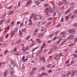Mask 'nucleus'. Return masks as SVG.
<instances>
[{
  "label": "nucleus",
  "mask_w": 77,
  "mask_h": 77,
  "mask_svg": "<svg viewBox=\"0 0 77 77\" xmlns=\"http://www.w3.org/2000/svg\"><path fill=\"white\" fill-rule=\"evenodd\" d=\"M69 60H68L67 61H66V63H69Z\"/></svg>",
  "instance_id": "63"
},
{
  "label": "nucleus",
  "mask_w": 77,
  "mask_h": 77,
  "mask_svg": "<svg viewBox=\"0 0 77 77\" xmlns=\"http://www.w3.org/2000/svg\"><path fill=\"white\" fill-rule=\"evenodd\" d=\"M19 34L20 36L21 37L23 36V33H22V32L20 30L19 31Z\"/></svg>",
  "instance_id": "15"
},
{
  "label": "nucleus",
  "mask_w": 77,
  "mask_h": 77,
  "mask_svg": "<svg viewBox=\"0 0 77 77\" xmlns=\"http://www.w3.org/2000/svg\"><path fill=\"white\" fill-rule=\"evenodd\" d=\"M30 75H33V70L31 71L30 73Z\"/></svg>",
  "instance_id": "39"
},
{
  "label": "nucleus",
  "mask_w": 77,
  "mask_h": 77,
  "mask_svg": "<svg viewBox=\"0 0 77 77\" xmlns=\"http://www.w3.org/2000/svg\"><path fill=\"white\" fill-rule=\"evenodd\" d=\"M53 52V51H52V50H51L49 51L48 52V54H51V53H52Z\"/></svg>",
  "instance_id": "33"
},
{
  "label": "nucleus",
  "mask_w": 77,
  "mask_h": 77,
  "mask_svg": "<svg viewBox=\"0 0 77 77\" xmlns=\"http://www.w3.org/2000/svg\"><path fill=\"white\" fill-rule=\"evenodd\" d=\"M34 54V53H32V56L31 57V58H33L34 56H33V55Z\"/></svg>",
  "instance_id": "50"
},
{
  "label": "nucleus",
  "mask_w": 77,
  "mask_h": 77,
  "mask_svg": "<svg viewBox=\"0 0 77 77\" xmlns=\"http://www.w3.org/2000/svg\"><path fill=\"white\" fill-rule=\"evenodd\" d=\"M32 16L33 18L34 17H36L37 16H38V15L36 14H32Z\"/></svg>",
  "instance_id": "18"
},
{
  "label": "nucleus",
  "mask_w": 77,
  "mask_h": 77,
  "mask_svg": "<svg viewBox=\"0 0 77 77\" xmlns=\"http://www.w3.org/2000/svg\"><path fill=\"white\" fill-rule=\"evenodd\" d=\"M38 29H36L34 31V32L35 33H36V32H38Z\"/></svg>",
  "instance_id": "64"
},
{
  "label": "nucleus",
  "mask_w": 77,
  "mask_h": 77,
  "mask_svg": "<svg viewBox=\"0 0 77 77\" xmlns=\"http://www.w3.org/2000/svg\"><path fill=\"white\" fill-rule=\"evenodd\" d=\"M21 42V40H19L18 41H17L16 43L15 44H17V43H20V44H21V43L20 42Z\"/></svg>",
  "instance_id": "27"
},
{
  "label": "nucleus",
  "mask_w": 77,
  "mask_h": 77,
  "mask_svg": "<svg viewBox=\"0 0 77 77\" xmlns=\"http://www.w3.org/2000/svg\"><path fill=\"white\" fill-rule=\"evenodd\" d=\"M75 18H76V15H73L71 16L70 18V19L71 20H74Z\"/></svg>",
  "instance_id": "11"
},
{
  "label": "nucleus",
  "mask_w": 77,
  "mask_h": 77,
  "mask_svg": "<svg viewBox=\"0 0 77 77\" xmlns=\"http://www.w3.org/2000/svg\"><path fill=\"white\" fill-rule=\"evenodd\" d=\"M64 41H63V42H62L61 43V44H65V42H66V41H67V40H66L65 39H64Z\"/></svg>",
  "instance_id": "16"
},
{
  "label": "nucleus",
  "mask_w": 77,
  "mask_h": 77,
  "mask_svg": "<svg viewBox=\"0 0 77 77\" xmlns=\"http://www.w3.org/2000/svg\"><path fill=\"white\" fill-rule=\"evenodd\" d=\"M75 45V44H71L69 45V47H71L72 46H74V45Z\"/></svg>",
  "instance_id": "28"
},
{
  "label": "nucleus",
  "mask_w": 77,
  "mask_h": 77,
  "mask_svg": "<svg viewBox=\"0 0 77 77\" xmlns=\"http://www.w3.org/2000/svg\"><path fill=\"white\" fill-rule=\"evenodd\" d=\"M68 50V48H66L65 49V51H67Z\"/></svg>",
  "instance_id": "62"
},
{
  "label": "nucleus",
  "mask_w": 77,
  "mask_h": 77,
  "mask_svg": "<svg viewBox=\"0 0 77 77\" xmlns=\"http://www.w3.org/2000/svg\"><path fill=\"white\" fill-rule=\"evenodd\" d=\"M52 72V70H49L48 71V73H50Z\"/></svg>",
  "instance_id": "56"
},
{
  "label": "nucleus",
  "mask_w": 77,
  "mask_h": 77,
  "mask_svg": "<svg viewBox=\"0 0 77 77\" xmlns=\"http://www.w3.org/2000/svg\"><path fill=\"white\" fill-rule=\"evenodd\" d=\"M28 59L27 58L26 59L24 60V62H26L27 60H28Z\"/></svg>",
  "instance_id": "60"
},
{
  "label": "nucleus",
  "mask_w": 77,
  "mask_h": 77,
  "mask_svg": "<svg viewBox=\"0 0 77 77\" xmlns=\"http://www.w3.org/2000/svg\"><path fill=\"white\" fill-rule=\"evenodd\" d=\"M71 72H69L67 73L66 74L67 75V76L71 74Z\"/></svg>",
  "instance_id": "45"
},
{
  "label": "nucleus",
  "mask_w": 77,
  "mask_h": 77,
  "mask_svg": "<svg viewBox=\"0 0 77 77\" xmlns=\"http://www.w3.org/2000/svg\"><path fill=\"white\" fill-rule=\"evenodd\" d=\"M12 69L11 70V74H13L14 73H15V71H14V68L11 69Z\"/></svg>",
  "instance_id": "19"
},
{
  "label": "nucleus",
  "mask_w": 77,
  "mask_h": 77,
  "mask_svg": "<svg viewBox=\"0 0 77 77\" xmlns=\"http://www.w3.org/2000/svg\"><path fill=\"white\" fill-rule=\"evenodd\" d=\"M58 47L57 46H54L53 47V49H57V48Z\"/></svg>",
  "instance_id": "38"
},
{
  "label": "nucleus",
  "mask_w": 77,
  "mask_h": 77,
  "mask_svg": "<svg viewBox=\"0 0 77 77\" xmlns=\"http://www.w3.org/2000/svg\"><path fill=\"white\" fill-rule=\"evenodd\" d=\"M8 36H9V34L6 35V36H5V38L6 39H7V38H8Z\"/></svg>",
  "instance_id": "59"
},
{
  "label": "nucleus",
  "mask_w": 77,
  "mask_h": 77,
  "mask_svg": "<svg viewBox=\"0 0 77 77\" xmlns=\"http://www.w3.org/2000/svg\"><path fill=\"white\" fill-rule=\"evenodd\" d=\"M32 25V22H30L29 24H28V26H31V25Z\"/></svg>",
  "instance_id": "47"
},
{
  "label": "nucleus",
  "mask_w": 77,
  "mask_h": 77,
  "mask_svg": "<svg viewBox=\"0 0 77 77\" xmlns=\"http://www.w3.org/2000/svg\"><path fill=\"white\" fill-rule=\"evenodd\" d=\"M58 14H61L62 13V11H61V10H59L58 11Z\"/></svg>",
  "instance_id": "26"
},
{
  "label": "nucleus",
  "mask_w": 77,
  "mask_h": 77,
  "mask_svg": "<svg viewBox=\"0 0 77 77\" xmlns=\"http://www.w3.org/2000/svg\"><path fill=\"white\" fill-rule=\"evenodd\" d=\"M30 35H29L28 36V37L26 38V40H28L29 39H30Z\"/></svg>",
  "instance_id": "31"
},
{
  "label": "nucleus",
  "mask_w": 77,
  "mask_h": 77,
  "mask_svg": "<svg viewBox=\"0 0 77 77\" xmlns=\"http://www.w3.org/2000/svg\"><path fill=\"white\" fill-rule=\"evenodd\" d=\"M70 5L71 6H73L75 5V3L73 2H72L70 3Z\"/></svg>",
  "instance_id": "14"
},
{
  "label": "nucleus",
  "mask_w": 77,
  "mask_h": 77,
  "mask_svg": "<svg viewBox=\"0 0 77 77\" xmlns=\"http://www.w3.org/2000/svg\"><path fill=\"white\" fill-rule=\"evenodd\" d=\"M39 48V46H38V47H36V48H35L34 49H33L32 50V52H33V51H34V50H36V49H37V48Z\"/></svg>",
  "instance_id": "37"
},
{
  "label": "nucleus",
  "mask_w": 77,
  "mask_h": 77,
  "mask_svg": "<svg viewBox=\"0 0 77 77\" xmlns=\"http://www.w3.org/2000/svg\"><path fill=\"white\" fill-rule=\"evenodd\" d=\"M45 58L44 57H43L40 60V61L42 60V62L43 63H45Z\"/></svg>",
  "instance_id": "4"
},
{
  "label": "nucleus",
  "mask_w": 77,
  "mask_h": 77,
  "mask_svg": "<svg viewBox=\"0 0 77 77\" xmlns=\"http://www.w3.org/2000/svg\"><path fill=\"white\" fill-rule=\"evenodd\" d=\"M70 12V10H68L66 12V14H68L69 12Z\"/></svg>",
  "instance_id": "41"
},
{
  "label": "nucleus",
  "mask_w": 77,
  "mask_h": 77,
  "mask_svg": "<svg viewBox=\"0 0 77 77\" xmlns=\"http://www.w3.org/2000/svg\"><path fill=\"white\" fill-rule=\"evenodd\" d=\"M41 75H42V76H43L44 75L47 76L48 75V74H47V73H45V72H43L41 74Z\"/></svg>",
  "instance_id": "9"
},
{
  "label": "nucleus",
  "mask_w": 77,
  "mask_h": 77,
  "mask_svg": "<svg viewBox=\"0 0 77 77\" xmlns=\"http://www.w3.org/2000/svg\"><path fill=\"white\" fill-rule=\"evenodd\" d=\"M53 20V18L52 17H49L47 19V20L48 21H50V20Z\"/></svg>",
  "instance_id": "34"
},
{
  "label": "nucleus",
  "mask_w": 77,
  "mask_h": 77,
  "mask_svg": "<svg viewBox=\"0 0 77 77\" xmlns=\"http://www.w3.org/2000/svg\"><path fill=\"white\" fill-rule=\"evenodd\" d=\"M5 41V38H0V42H3Z\"/></svg>",
  "instance_id": "21"
},
{
  "label": "nucleus",
  "mask_w": 77,
  "mask_h": 77,
  "mask_svg": "<svg viewBox=\"0 0 77 77\" xmlns=\"http://www.w3.org/2000/svg\"><path fill=\"white\" fill-rule=\"evenodd\" d=\"M72 74L71 75V76H74V74H75V73H76L75 70L72 71Z\"/></svg>",
  "instance_id": "10"
},
{
  "label": "nucleus",
  "mask_w": 77,
  "mask_h": 77,
  "mask_svg": "<svg viewBox=\"0 0 77 77\" xmlns=\"http://www.w3.org/2000/svg\"><path fill=\"white\" fill-rule=\"evenodd\" d=\"M74 7H71L69 8V10H71L72 9H74Z\"/></svg>",
  "instance_id": "40"
},
{
  "label": "nucleus",
  "mask_w": 77,
  "mask_h": 77,
  "mask_svg": "<svg viewBox=\"0 0 77 77\" xmlns=\"http://www.w3.org/2000/svg\"><path fill=\"white\" fill-rule=\"evenodd\" d=\"M52 59V56L51 55L49 56V58L48 59V60H51Z\"/></svg>",
  "instance_id": "32"
},
{
  "label": "nucleus",
  "mask_w": 77,
  "mask_h": 77,
  "mask_svg": "<svg viewBox=\"0 0 77 77\" xmlns=\"http://www.w3.org/2000/svg\"><path fill=\"white\" fill-rule=\"evenodd\" d=\"M51 66V64H49L47 66V67H48V68H50Z\"/></svg>",
  "instance_id": "53"
},
{
  "label": "nucleus",
  "mask_w": 77,
  "mask_h": 77,
  "mask_svg": "<svg viewBox=\"0 0 77 77\" xmlns=\"http://www.w3.org/2000/svg\"><path fill=\"white\" fill-rule=\"evenodd\" d=\"M52 10L54 12V16H56V13H57V11L55 9V6L54 5L53 6Z\"/></svg>",
  "instance_id": "1"
},
{
  "label": "nucleus",
  "mask_w": 77,
  "mask_h": 77,
  "mask_svg": "<svg viewBox=\"0 0 77 77\" xmlns=\"http://www.w3.org/2000/svg\"><path fill=\"white\" fill-rule=\"evenodd\" d=\"M56 56L57 60H59V59H60V56L59 55V54H57Z\"/></svg>",
  "instance_id": "13"
},
{
  "label": "nucleus",
  "mask_w": 77,
  "mask_h": 77,
  "mask_svg": "<svg viewBox=\"0 0 77 77\" xmlns=\"http://www.w3.org/2000/svg\"><path fill=\"white\" fill-rule=\"evenodd\" d=\"M70 63L71 64H72V63H74V58L72 59V60H71Z\"/></svg>",
  "instance_id": "25"
},
{
  "label": "nucleus",
  "mask_w": 77,
  "mask_h": 77,
  "mask_svg": "<svg viewBox=\"0 0 77 77\" xmlns=\"http://www.w3.org/2000/svg\"><path fill=\"white\" fill-rule=\"evenodd\" d=\"M60 41L59 40V41L56 42V43H57V44H59L60 43Z\"/></svg>",
  "instance_id": "57"
},
{
  "label": "nucleus",
  "mask_w": 77,
  "mask_h": 77,
  "mask_svg": "<svg viewBox=\"0 0 77 77\" xmlns=\"http://www.w3.org/2000/svg\"><path fill=\"white\" fill-rule=\"evenodd\" d=\"M51 22H48L47 24L46 25V27H48V26L50 25V24H51Z\"/></svg>",
  "instance_id": "24"
},
{
  "label": "nucleus",
  "mask_w": 77,
  "mask_h": 77,
  "mask_svg": "<svg viewBox=\"0 0 77 77\" xmlns=\"http://www.w3.org/2000/svg\"><path fill=\"white\" fill-rule=\"evenodd\" d=\"M35 4H36V5H39V4H40V3L39 1H36L35 2Z\"/></svg>",
  "instance_id": "22"
},
{
  "label": "nucleus",
  "mask_w": 77,
  "mask_h": 77,
  "mask_svg": "<svg viewBox=\"0 0 77 77\" xmlns=\"http://www.w3.org/2000/svg\"><path fill=\"white\" fill-rule=\"evenodd\" d=\"M46 69V68L45 67H43L42 68V70H45Z\"/></svg>",
  "instance_id": "51"
},
{
  "label": "nucleus",
  "mask_w": 77,
  "mask_h": 77,
  "mask_svg": "<svg viewBox=\"0 0 77 77\" xmlns=\"http://www.w3.org/2000/svg\"><path fill=\"white\" fill-rule=\"evenodd\" d=\"M33 19L35 20H38V18L36 17H33Z\"/></svg>",
  "instance_id": "54"
},
{
  "label": "nucleus",
  "mask_w": 77,
  "mask_h": 77,
  "mask_svg": "<svg viewBox=\"0 0 77 77\" xmlns=\"http://www.w3.org/2000/svg\"><path fill=\"white\" fill-rule=\"evenodd\" d=\"M45 12L46 13V15H48V13L49 12V9H48V8H45Z\"/></svg>",
  "instance_id": "5"
},
{
  "label": "nucleus",
  "mask_w": 77,
  "mask_h": 77,
  "mask_svg": "<svg viewBox=\"0 0 77 77\" xmlns=\"http://www.w3.org/2000/svg\"><path fill=\"white\" fill-rule=\"evenodd\" d=\"M39 17H40V19H41V20L43 19V16H41V15H40Z\"/></svg>",
  "instance_id": "52"
},
{
  "label": "nucleus",
  "mask_w": 77,
  "mask_h": 77,
  "mask_svg": "<svg viewBox=\"0 0 77 77\" xmlns=\"http://www.w3.org/2000/svg\"><path fill=\"white\" fill-rule=\"evenodd\" d=\"M22 32H26V29L24 28L22 30Z\"/></svg>",
  "instance_id": "30"
},
{
  "label": "nucleus",
  "mask_w": 77,
  "mask_h": 77,
  "mask_svg": "<svg viewBox=\"0 0 77 77\" xmlns=\"http://www.w3.org/2000/svg\"><path fill=\"white\" fill-rule=\"evenodd\" d=\"M76 12H77V10H75L73 12V14H75V13H76Z\"/></svg>",
  "instance_id": "49"
},
{
  "label": "nucleus",
  "mask_w": 77,
  "mask_h": 77,
  "mask_svg": "<svg viewBox=\"0 0 77 77\" xmlns=\"http://www.w3.org/2000/svg\"><path fill=\"white\" fill-rule=\"evenodd\" d=\"M29 14V12H25V13H24V15H27V14Z\"/></svg>",
  "instance_id": "46"
},
{
  "label": "nucleus",
  "mask_w": 77,
  "mask_h": 77,
  "mask_svg": "<svg viewBox=\"0 0 77 77\" xmlns=\"http://www.w3.org/2000/svg\"><path fill=\"white\" fill-rule=\"evenodd\" d=\"M13 12H14V11H11L9 12L8 14H12V13H13Z\"/></svg>",
  "instance_id": "43"
},
{
  "label": "nucleus",
  "mask_w": 77,
  "mask_h": 77,
  "mask_svg": "<svg viewBox=\"0 0 77 77\" xmlns=\"http://www.w3.org/2000/svg\"><path fill=\"white\" fill-rule=\"evenodd\" d=\"M74 38V35H70L67 38V39H71V38Z\"/></svg>",
  "instance_id": "6"
},
{
  "label": "nucleus",
  "mask_w": 77,
  "mask_h": 77,
  "mask_svg": "<svg viewBox=\"0 0 77 77\" xmlns=\"http://www.w3.org/2000/svg\"><path fill=\"white\" fill-rule=\"evenodd\" d=\"M14 36V33L12 32L11 35V37H13V36Z\"/></svg>",
  "instance_id": "44"
},
{
  "label": "nucleus",
  "mask_w": 77,
  "mask_h": 77,
  "mask_svg": "<svg viewBox=\"0 0 77 77\" xmlns=\"http://www.w3.org/2000/svg\"><path fill=\"white\" fill-rule=\"evenodd\" d=\"M44 45H46V44H45V43H44L43 45L41 47V51L40 52V53H41L42 51V50H43V48H44Z\"/></svg>",
  "instance_id": "7"
},
{
  "label": "nucleus",
  "mask_w": 77,
  "mask_h": 77,
  "mask_svg": "<svg viewBox=\"0 0 77 77\" xmlns=\"http://www.w3.org/2000/svg\"><path fill=\"white\" fill-rule=\"evenodd\" d=\"M61 26V24H60V23H59L57 25V27H60Z\"/></svg>",
  "instance_id": "61"
},
{
  "label": "nucleus",
  "mask_w": 77,
  "mask_h": 77,
  "mask_svg": "<svg viewBox=\"0 0 77 77\" xmlns=\"http://www.w3.org/2000/svg\"><path fill=\"white\" fill-rule=\"evenodd\" d=\"M68 16H66V20L67 21V20H68Z\"/></svg>",
  "instance_id": "58"
},
{
  "label": "nucleus",
  "mask_w": 77,
  "mask_h": 77,
  "mask_svg": "<svg viewBox=\"0 0 77 77\" xmlns=\"http://www.w3.org/2000/svg\"><path fill=\"white\" fill-rule=\"evenodd\" d=\"M31 2L32 1H31L29 0L26 3L27 5H30V4H31Z\"/></svg>",
  "instance_id": "23"
},
{
  "label": "nucleus",
  "mask_w": 77,
  "mask_h": 77,
  "mask_svg": "<svg viewBox=\"0 0 77 77\" xmlns=\"http://www.w3.org/2000/svg\"><path fill=\"white\" fill-rule=\"evenodd\" d=\"M18 29V28L17 27L15 28H14L13 31V33H15L17 31V30Z\"/></svg>",
  "instance_id": "12"
},
{
  "label": "nucleus",
  "mask_w": 77,
  "mask_h": 77,
  "mask_svg": "<svg viewBox=\"0 0 77 77\" xmlns=\"http://www.w3.org/2000/svg\"><path fill=\"white\" fill-rule=\"evenodd\" d=\"M48 6V4H44V7H47Z\"/></svg>",
  "instance_id": "36"
},
{
  "label": "nucleus",
  "mask_w": 77,
  "mask_h": 77,
  "mask_svg": "<svg viewBox=\"0 0 77 77\" xmlns=\"http://www.w3.org/2000/svg\"><path fill=\"white\" fill-rule=\"evenodd\" d=\"M9 66L11 69L14 68V67H15V65H14L13 63H11L9 64Z\"/></svg>",
  "instance_id": "3"
},
{
  "label": "nucleus",
  "mask_w": 77,
  "mask_h": 77,
  "mask_svg": "<svg viewBox=\"0 0 77 77\" xmlns=\"http://www.w3.org/2000/svg\"><path fill=\"white\" fill-rule=\"evenodd\" d=\"M65 34H66V33L64 32H62L61 33V35H65Z\"/></svg>",
  "instance_id": "48"
},
{
  "label": "nucleus",
  "mask_w": 77,
  "mask_h": 77,
  "mask_svg": "<svg viewBox=\"0 0 77 77\" xmlns=\"http://www.w3.org/2000/svg\"><path fill=\"white\" fill-rule=\"evenodd\" d=\"M28 48H29V47H26L25 49L23 50V51H26V50H27Z\"/></svg>",
  "instance_id": "42"
},
{
  "label": "nucleus",
  "mask_w": 77,
  "mask_h": 77,
  "mask_svg": "<svg viewBox=\"0 0 77 77\" xmlns=\"http://www.w3.org/2000/svg\"><path fill=\"white\" fill-rule=\"evenodd\" d=\"M13 51L14 52H15L17 51V49H16V48H15L14 49H13Z\"/></svg>",
  "instance_id": "55"
},
{
  "label": "nucleus",
  "mask_w": 77,
  "mask_h": 77,
  "mask_svg": "<svg viewBox=\"0 0 77 77\" xmlns=\"http://www.w3.org/2000/svg\"><path fill=\"white\" fill-rule=\"evenodd\" d=\"M8 52V50H6V51H4V54H5V55H6Z\"/></svg>",
  "instance_id": "35"
},
{
  "label": "nucleus",
  "mask_w": 77,
  "mask_h": 77,
  "mask_svg": "<svg viewBox=\"0 0 77 77\" xmlns=\"http://www.w3.org/2000/svg\"><path fill=\"white\" fill-rule=\"evenodd\" d=\"M75 32V31L74 29H72L68 30V32L71 34H74Z\"/></svg>",
  "instance_id": "2"
},
{
  "label": "nucleus",
  "mask_w": 77,
  "mask_h": 77,
  "mask_svg": "<svg viewBox=\"0 0 77 77\" xmlns=\"http://www.w3.org/2000/svg\"><path fill=\"white\" fill-rule=\"evenodd\" d=\"M54 35H53V34L51 35L49 37V39H50V38H53V36Z\"/></svg>",
  "instance_id": "29"
},
{
  "label": "nucleus",
  "mask_w": 77,
  "mask_h": 77,
  "mask_svg": "<svg viewBox=\"0 0 77 77\" xmlns=\"http://www.w3.org/2000/svg\"><path fill=\"white\" fill-rule=\"evenodd\" d=\"M36 41L39 42V43H41L42 41L39 39V38H37L36 39Z\"/></svg>",
  "instance_id": "20"
},
{
  "label": "nucleus",
  "mask_w": 77,
  "mask_h": 77,
  "mask_svg": "<svg viewBox=\"0 0 77 77\" xmlns=\"http://www.w3.org/2000/svg\"><path fill=\"white\" fill-rule=\"evenodd\" d=\"M38 36L39 37H43L44 36V34L41 33L40 34H39L38 35Z\"/></svg>",
  "instance_id": "8"
},
{
  "label": "nucleus",
  "mask_w": 77,
  "mask_h": 77,
  "mask_svg": "<svg viewBox=\"0 0 77 77\" xmlns=\"http://www.w3.org/2000/svg\"><path fill=\"white\" fill-rule=\"evenodd\" d=\"M7 74H8V71H5V72L4 73L3 75L4 77H5V76H6V75H7Z\"/></svg>",
  "instance_id": "17"
}]
</instances>
